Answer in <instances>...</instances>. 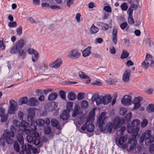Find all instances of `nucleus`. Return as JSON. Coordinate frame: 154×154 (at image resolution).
<instances>
[{
	"label": "nucleus",
	"mask_w": 154,
	"mask_h": 154,
	"mask_svg": "<svg viewBox=\"0 0 154 154\" xmlns=\"http://www.w3.org/2000/svg\"><path fill=\"white\" fill-rule=\"evenodd\" d=\"M13 122L16 127L19 128L16 135L17 139L20 144H23L24 139L22 135L24 133H25L24 130L26 129L25 128L28 127L29 124L25 121H22L21 123L17 120H14Z\"/></svg>",
	"instance_id": "nucleus-1"
},
{
	"label": "nucleus",
	"mask_w": 154,
	"mask_h": 154,
	"mask_svg": "<svg viewBox=\"0 0 154 154\" xmlns=\"http://www.w3.org/2000/svg\"><path fill=\"white\" fill-rule=\"evenodd\" d=\"M125 120L124 119L120 118L118 117H116L113 121V124L111 122H108L105 127V128L102 131H105L106 132L110 133L111 132L112 128L114 129H117L118 128L120 127L124 123Z\"/></svg>",
	"instance_id": "nucleus-2"
},
{
	"label": "nucleus",
	"mask_w": 154,
	"mask_h": 154,
	"mask_svg": "<svg viewBox=\"0 0 154 154\" xmlns=\"http://www.w3.org/2000/svg\"><path fill=\"white\" fill-rule=\"evenodd\" d=\"M111 97L109 94H107L104 97L102 96H99L98 93L94 94L92 99L94 100L97 106L101 104L106 105L109 103L111 101Z\"/></svg>",
	"instance_id": "nucleus-3"
},
{
	"label": "nucleus",
	"mask_w": 154,
	"mask_h": 154,
	"mask_svg": "<svg viewBox=\"0 0 154 154\" xmlns=\"http://www.w3.org/2000/svg\"><path fill=\"white\" fill-rule=\"evenodd\" d=\"M152 131L150 130H146L140 137L139 142L142 143L145 140L146 144H150L154 142V136L151 134Z\"/></svg>",
	"instance_id": "nucleus-4"
},
{
	"label": "nucleus",
	"mask_w": 154,
	"mask_h": 154,
	"mask_svg": "<svg viewBox=\"0 0 154 154\" xmlns=\"http://www.w3.org/2000/svg\"><path fill=\"white\" fill-rule=\"evenodd\" d=\"M11 132H9L8 130H5L4 131V136L7 135L6 138V142L8 144H18L16 141H14L13 139L11 138H14L15 136L14 133L16 132V129L13 126H11L10 127Z\"/></svg>",
	"instance_id": "nucleus-5"
},
{
	"label": "nucleus",
	"mask_w": 154,
	"mask_h": 154,
	"mask_svg": "<svg viewBox=\"0 0 154 154\" xmlns=\"http://www.w3.org/2000/svg\"><path fill=\"white\" fill-rule=\"evenodd\" d=\"M50 123V120L49 119H46V120L42 119H38L35 121H32L31 122L30 128L33 129V132L35 137H37L38 136V133L36 132V127L37 125L42 127L45 124L48 125Z\"/></svg>",
	"instance_id": "nucleus-6"
},
{
	"label": "nucleus",
	"mask_w": 154,
	"mask_h": 154,
	"mask_svg": "<svg viewBox=\"0 0 154 154\" xmlns=\"http://www.w3.org/2000/svg\"><path fill=\"white\" fill-rule=\"evenodd\" d=\"M30 130L26 129L24 130V132L26 134L29 135L27 136L26 139L27 141L29 143L32 142L34 144H39L40 141L39 140V134L38 137H35L33 132V129L30 128Z\"/></svg>",
	"instance_id": "nucleus-7"
},
{
	"label": "nucleus",
	"mask_w": 154,
	"mask_h": 154,
	"mask_svg": "<svg viewBox=\"0 0 154 154\" xmlns=\"http://www.w3.org/2000/svg\"><path fill=\"white\" fill-rule=\"evenodd\" d=\"M153 59V58L151 55L147 54L146 56L145 60L141 63L142 66L146 69L149 67L150 63L151 67L154 68V61Z\"/></svg>",
	"instance_id": "nucleus-8"
},
{
	"label": "nucleus",
	"mask_w": 154,
	"mask_h": 154,
	"mask_svg": "<svg viewBox=\"0 0 154 154\" xmlns=\"http://www.w3.org/2000/svg\"><path fill=\"white\" fill-rule=\"evenodd\" d=\"M106 112H101L98 118L96 125L100 130H103V125L105 120L107 118V117L106 116Z\"/></svg>",
	"instance_id": "nucleus-9"
},
{
	"label": "nucleus",
	"mask_w": 154,
	"mask_h": 154,
	"mask_svg": "<svg viewBox=\"0 0 154 154\" xmlns=\"http://www.w3.org/2000/svg\"><path fill=\"white\" fill-rule=\"evenodd\" d=\"M140 128L136 127L134 128L133 131V134L128 139V143L131 144H137V141L136 140V137L139 131Z\"/></svg>",
	"instance_id": "nucleus-10"
},
{
	"label": "nucleus",
	"mask_w": 154,
	"mask_h": 154,
	"mask_svg": "<svg viewBox=\"0 0 154 154\" xmlns=\"http://www.w3.org/2000/svg\"><path fill=\"white\" fill-rule=\"evenodd\" d=\"M81 56V53L79 50L76 49H73L68 53L67 57L70 59H77Z\"/></svg>",
	"instance_id": "nucleus-11"
},
{
	"label": "nucleus",
	"mask_w": 154,
	"mask_h": 154,
	"mask_svg": "<svg viewBox=\"0 0 154 154\" xmlns=\"http://www.w3.org/2000/svg\"><path fill=\"white\" fill-rule=\"evenodd\" d=\"M10 106L9 107L8 112L10 114H14L15 112L18 109L17 103L13 100H11L9 102Z\"/></svg>",
	"instance_id": "nucleus-12"
},
{
	"label": "nucleus",
	"mask_w": 154,
	"mask_h": 154,
	"mask_svg": "<svg viewBox=\"0 0 154 154\" xmlns=\"http://www.w3.org/2000/svg\"><path fill=\"white\" fill-rule=\"evenodd\" d=\"M121 103L124 105L129 106L132 104V97L129 95H126L124 96L121 100Z\"/></svg>",
	"instance_id": "nucleus-13"
},
{
	"label": "nucleus",
	"mask_w": 154,
	"mask_h": 154,
	"mask_svg": "<svg viewBox=\"0 0 154 154\" xmlns=\"http://www.w3.org/2000/svg\"><path fill=\"white\" fill-rule=\"evenodd\" d=\"M143 100V98L141 97H135L133 101V103L134 105L133 108V110H137L140 108L141 106V102Z\"/></svg>",
	"instance_id": "nucleus-14"
},
{
	"label": "nucleus",
	"mask_w": 154,
	"mask_h": 154,
	"mask_svg": "<svg viewBox=\"0 0 154 154\" xmlns=\"http://www.w3.org/2000/svg\"><path fill=\"white\" fill-rule=\"evenodd\" d=\"M27 52L30 54H34V56L32 57V61L34 62L37 61L39 58L38 52L33 48H29L27 50Z\"/></svg>",
	"instance_id": "nucleus-15"
},
{
	"label": "nucleus",
	"mask_w": 154,
	"mask_h": 154,
	"mask_svg": "<svg viewBox=\"0 0 154 154\" xmlns=\"http://www.w3.org/2000/svg\"><path fill=\"white\" fill-rule=\"evenodd\" d=\"M63 61L61 59L59 58L54 62L49 64V66L52 68L57 69L62 64Z\"/></svg>",
	"instance_id": "nucleus-16"
},
{
	"label": "nucleus",
	"mask_w": 154,
	"mask_h": 154,
	"mask_svg": "<svg viewBox=\"0 0 154 154\" xmlns=\"http://www.w3.org/2000/svg\"><path fill=\"white\" fill-rule=\"evenodd\" d=\"M49 64L47 62H44L38 66V68L43 71H45L48 70Z\"/></svg>",
	"instance_id": "nucleus-17"
},
{
	"label": "nucleus",
	"mask_w": 154,
	"mask_h": 154,
	"mask_svg": "<svg viewBox=\"0 0 154 154\" xmlns=\"http://www.w3.org/2000/svg\"><path fill=\"white\" fill-rule=\"evenodd\" d=\"M38 101L35 97H32L28 100V105L30 106H35L38 105Z\"/></svg>",
	"instance_id": "nucleus-18"
},
{
	"label": "nucleus",
	"mask_w": 154,
	"mask_h": 154,
	"mask_svg": "<svg viewBox=\"0 0 154 154\" xmlns=\"http://www.w3.org/2000/svg\"><path fill=\"white\" fill-rule=\"evenodd\" d=\"M22 145V149L24 150L26 154H31L32 151V145Z\"/></svg>",
	"instance_id": "nucleus-19"
},
{
	"label": "nucleus",
	"mask_w": 154,
	"mask_h": 154,
	"mask_svg": "<svg viewBox=\"0 0 154 154\" xmlns=\"http://www.w3.org/2000/svg\"><path fill=\"white\" fill-rule=\"evenodd\" d=\"M130 73L131 71L129 70H126L124 72L122 77V79L125 82H127L129 81Z\"/></svg>",
	"instance_id": "nucleus-20"
},
{
	"label": "nucleus",
	"mask_w": 154,
	"mask_h": 154,
	"mask_svg": "<svg viewBox=\"0 0 154 154\" xmlns=\"http://www.w3.org/2000/svg\"><path fill=\"white\" fill-rule=\"evenodd\" d=\"M49 106L48 110L50 111H52L56 110V112H57L59 109L58 108L57 105L55 103V102H53L48 105Z\"/></svg>",
	"instance_id": "nucleus-21"
},
{
	"label": "nucleus",
	"mask_w": 154,
	"mask_h": 154,
	"mask_svg": "<svg viewBox=\"0 0 154 154\" xmlns=\"http://www.w3.org/2000/svg\"><path fill=\"white\" fill-rule=\"evenodd\" d=\"M91 47L89 46L83 50L82 52V56L84 57H86L89 56L91 54Z\"/></svg>",
	"instance_id": "nucleus-22"
},
{
	"label": "nucleus",
	"mask_w": 154,
	"mask_h": 154,
	"mask_svg": "<svg viewBox=\"0 0 154 154\" xmlns=\"http://www.w3.org/2000/svg\"><path fill=\"white\" fill-rule=\"evenodd\" d=\"M80 108L78 105L76 104L74 107V110L72 113V116L74 117L79 114L80 113ZM82 112L81 113H82Z\"/></svg>",
	"instance_id": "nucleus-23"
},
{
	"label": "nucleus",
	"mask_w": 154,
	"mask_h": 154,
	"mask_svg": "<svg viewBox=\"0 0 154 154\" xmlns=\"http://www.w3.org/2000/svg\"><path fill=\"white\" fill-rule=\"evenodd\" d=\"M69 112L65 110L63 111L60 117V118L63 120H66L69 118Z\"/></svg>",
	"instance_id": "nucleus-24"
},
{
	"label": "nucleus",
	"mask_w": 154,
	"mask_h": 154,
	"mask_svg": "<svg viewBox=\"0 0 154 154\" xmlns=\"http://www.w3.org/2000/svg\"><path fill=\"white\" fill-rule=\"evenodd\" d=\"M117 30L116 28L114 27L112 32V40L114 43L116 44L117 42Z\"/></svg>",
	"instance_id": "nucleus-25"
},
{
	"label": "nucleus",
	"mask_w": 154,
	"mask_h": 154,
	"mask_svg": "<svg viewBox=\"0 0 154 154\" xmlns=\"http://www.w3.org/2000/svg\"><path fill=\"white\" fill-rule=\"evenodd\" d=\"M51 124L52 125L58 129H61V126L59 124V121L57 119H53L51 120Z\"/></svg>",
	"instance_id": "nucleus-26"
},
{
	"label": "nucleus",
	"mask_w": 154,
	"mask_h": 154,
	"mask_svg": "<svg viewBox=\"0 0 154 154\" xmlns=\"http://www.w3.org/2000/svg\"><path fill=\"white\" fill-rule=\"evenodd\" d=\"M28 99L27 97H23L21 98L19 100V105L21 106L23 104H26L27 103H28Z\"/></svg>",
	"instance_id": "nucleus-27"
},
{
	"label": "nucleus",
	"mask_w": 154,
	"mask_h": 154,
	"mask_svg": "<svg viewBox=\"0 0 154 154\" xmlns=\"http://www.w3.org/2000/svg\"><path fill=\"white\" fill-rule=\"evenodd\" d=\"M99 30L98 27L96 26L94 24H93L90 28L89 31L91 34H96L98 32Z\"/></svg>",
	"instance_id": "nucleus-28"
},
{
	"label": "nucleus",
	"mask_w": 154,
	"mask_h": 154,
	"mask_svg": "<svg viewBox=\"0 0 154 154\" xmlns=\"http://www.w3.org/2000/svg\"><path fill=\"white\" fill-rule=\"evenodd\" d=\"M38 145V146L36 148L33 147L32 145V151L33 154H38L40 152V148L42 146V145Z\"/></svg>",
	"instance_id": "nucleus-29"
},
{
	"label": "nucleus",
	"mask_w": 154,
	"mask_h": 154,
	"mask_svg": "<svg viewBox=\"0 0 154 154\" xmlns=\"http://www.w3.org/2000/svg\"><path fill=\"white\" fill-rule=\"evenodd\" d=\"M128 136L126 135L124 136L120 137L118 140L119 144H123L128 138Z\"/></svg>",
	"instance_id": "nucleus-30"
},
{
	"label": "nucleus",
	"mask_w": 154,
	"mask_h": 154,
	"mask_svg": "<svg viewBox=\"0 0 154 154\" xmlns=\"http://www.w3.org/2000/svg\"><path fill=\"white\" fill-rule=\"evenodd\" d=\"M97 25L101 26L102 29L103 30H107L109 28V26L107 24L100 22L98 23Z\"/></svg>",
	"instance_id": "nucleus-31"
},
{
	"label": "nucleus",
	"mask_w": 154,
	"mask_h": 154,
	"mask_svg": "<svg viewBox=\"0 0 154 154\" xmlns=\"http://www.w3.org/2000/svg\"><path fill=\"white\" fill-rule=\"evenodd\" d=\"M24 44V41L23 40L21 39L19 40L17 42L15 45L17 48L19 50L21 49L23 47Z\"/></svg>",
	"instance_id": "nucleus-32"
},
{
	"label": "nucleus",
	"mask_w": 154,
	"mask_h": 154,
	"mask_svg": "<svg viewBox=\"0 0 154 154\" xmlns=\"http://www.w3.org/2000/svg\"><path fill=\"white\" fill-rule=\"evenodd\" d=\"M67 97L69 100H73L76 98V96L74 92H71L68 93Z\"/></svg>",
	"instance_id": "nucleus-33"
},
{
	"label": "nucleus",
	"mask_w": 154,
	"mask_h": 154,
	"mask_svg": "<svg viewBox=\"0 0 154 154\" xmlns=\"http://www.w3.org/2000/svg\"><path fill=\"white\" fill-rule=\"evenodd\" d=\"M57 94L56 93H52L49 95L48 99L50 101L54 100L57 98Z\"/></svg>",
	"instance_id": "nucleus-34"
},
{
	"label": "nucleus",
	"mask_w": 154,
	"mask_h": 154,
	"mask_svg": "<svg viewBox=\"0 0 154 154\" xmlns=\"http://www.w3.org/2000/svg\"><path fill=\"white\" fill-rule=\"evenodd\" d=\"M146 111L149 113L154 112V104H149L146 108Z\"/></svg>",
	"instance_id": "nucleus-35"
},
{
	"label": "nucleus",
	"mask_w": 154,
	"mask_h": 154,
	"mask_svg": "<svg viewBox=\"0 0 154 154\" xmlns=\"http://www.w3.org/2000/svg\"><path fill=\"white\" fill-rule=\"evenodd\" d=\"M35 110L38 111H39L38 109H35L33 108H31L29 109L28 112V114L31 116H34L35 115Z\"/></svg>",
	"instance_id": "nucleus-36"
},
{
	"label": "nucleus",
	"mask_w": 154,
	"mask_h": 154,
	"mask_svg": "<svg viewBox=\"0 0 154 154\" xmlns=\"http://www.w3.org/2000/svg\"><path fill=\"white\" fill-rule=\"evenodd\" d=\"M140 123V121L138 119H135L133 120L131 123V125L134 127H138Z\"/></svg>",
	"instance_id": "nucleus-37"
},
{
	"label": "nucleus",
	"mask_w": 154,
	"mask_h": 154,
	"mask_svg": "<svg viewBox=\"0 0 154 154\" xmlns=\"http://www.w3.org/2000/svg\"><path fill=\"white\" fill-rule=\"evenodd\" d=\"M78 75L79 77L81 79H90V77L89 76L85 74L84 72L81 71L79 72Z\"/></svg>",
	"instance_id": "nucleus-38"
},
{
	"label": "nucleus",
	"mask_w": 154,
	"mask_h": 154,
	"mask_svg": "<svg viewBox=\"0 0 154 154\" xmlns=\"http://www.w3.org/2000/svg\"><path fill=\"white\" fill-rule=\"evenodd\" d=\"M94 109H93L90 112L88 117L86 119V121L88 122L91 119L93 118L95 115Z\"/></svg>",
	"instance_id": "nucleus-39"
},
{
	"label": "nucleus",
	"mask_w": 154,
	"mask_h": 154,
	"mask_svg": "<svg viewBox=\"0 0 154 154\" xmlns=\"http://www.w3.org/2000/svg\"><path fill=\"white\" fill-rule=\"evenodd\" d=\"M129 55V53L126 50H124L122 51L121 56V58L124 59L127 58Z\"/></svg>",
	"instance_id": "nucleus-40"
},
{
	"label": "nucleus",
	"mask_w": 154,
	"mask_h": 154,
	"mask_svg": "<svg viewBox=\"0 0 154 154\" xmlns=\"http://www.w3.org/2000/svg\"><path fill=\"white\" fill-rule=\"evenodd\" d=\"M148 123V120L146 118L144 119L141 123V127L143 128H145L147 126Z\"/></svg>",
	"instance_id": "nucleus-41"
},
{
	"label": "nucleus",
	"mask_w": 154,
	"mask_h": 154,
	"mask_svg": "<svg viewBox=\"0 0 154 154\" xmlns=\"http://www.w3.org/2000/svg\"><path fill=\"white\" fill-rule=\"evenodd\" d=\"M126 130V128L125 126H122L121 129L117 132L119 135L121 136L124 134V132Z\"/></svg>",
	"instance_id": "nucleus-42"
},
{
	"label": "nucleus",
	"mask_w": 154,
	"mask_h": 154,
	"mask_svg": "<svg viewBox=\"0 0 154 154\" xmlns=\"http://www.w3.org/2000/svg\"><path fill=\"white\" fill-rule=\"evenodd\" d=\"M73 106V103L69 102H68L66 106V109L67 110H66L68 112H69L72 109Z\"/></svg>",
	"instance_id": "nucleus-43"
},
{
	"label": "nucleus",
	"mask_w": 154,
	"mask_h": 154,
	"mask_svg": "<svg viewBox=\"0 0 154 154\" xmlns=\"http://www.w3.org/2000/svg\"><path fill=\"white\" fill-rule=\"evenodd\" d=\"M94 126L92 124H89L87 128V131L90 132H92L94 131Z\"/></svg>",
	"instance_id": "nucleus-44"
},
{
	"label": "nucleus",
	"mask_w": 154,
	"mask_h": 154,
	"mask_svg": "<svg viewBox=\"0 0 154 154\" xmlns=\"http://www.w3.org/2000/svg\"><path fill=\"white\" fill-rule=\"evenodd\" d=\"M18 53H19V55L22 57L23 58L24 57L26 54V51L24 49L21 50V49L19 50Z\"/></svg>",
	"instance_id": "nucleus-45"
},
{
	"label": "nucleus",
	"mask_w": 154,
	"mask_h": 154,
	"mask_svg": "<svg viewBox=\"0 0 154 154\" xmlns=\"http://www.w3.org/2000/svg\"><path fill=\"white\" fill-rule=\"evenodd\" d=\"M19 50V49L17 48V46L15 45L13 48H11L10 50V52L11 54H15L17 53H18V51Z\"/></svg>",
	"instance_id": "nucleus-46"
},
{
	"label": "nucleus",
	"mask_w": 154,
	"mask_h": 154,
	"mask_svg": "<svg viewBox=\"0 0 154 154\" xmlns=\"http://www.w3.org/2000/svg\"><path fill=\"white\" fill-rule=\"evenodd\" d=\"M81 106L83 108H86L88 106V103L86 100H83L81 102Z\"/></svg>",
	"instance_id": "nucleus-47"
},
{
	"label": "nucleus",
	"mask_w": 154,
	"mask_h": 154,
	"mask_svg": "<svg viewBox=\"0 0 154 154\" xmlns=\"http://www.w3.org/2000/svg\"><path fill=\"white\" fill-rule=\"evenodd\" d=\"M134 127L132 126H131L130 125H128L127 126V130L128 133L130 134L132 133L134 129Z\"/></svg>",
	"instance_id": "nucleus-48"
},
{
	"label": "nucleus",
	"mask_w": 154,
	"mask_h": 154,
	"mask_svg": "<svg viewBox=\"0 0 154 154\" xmlns=\"http://www.w3.org/2000/svg\"><path fill=\"white\" fill-rule=\"evenodd\" d=\"M106 82L110 84H115L117 82V80L116 79L110 78L106 81Z\"/></svg>",
	"instance_id": "nucleus-49"
},
{
	"label": "nucleus",
	"mask_w": 154,
	"mask_h": 154,
	"mask_svg": "<svg viewBox=\"0 0 154 154\" xmlns=\"http://www.w3.org/2000/svg\"><path fill=\"white\" fill-rule=\"evenodd\" d=\"M91 84L93 85L100 86L102 85V83L98 80H95L91 82Z\"/></svg>",
	"instance_id": "nucleus-50"
},
{
	"label": "nucleus",
	"mask_w": 154,
	"mask_h": 154,
	"mask_svg": "<svg viewBox=\"0 0 154 154\" xmlns=\"http://www.w3.org/2000/svg\"><path fill=\"white\" fill-rule=\"evenodd\" d=\"M133 8V7L131 5L129 8L128 11V16H130L131 17L133 16V10L132 9Z\"/></svg>",
	"instance_id": "nucleus-51"
},
{
	"label": "nucleus",
	"mask_w": 154,
	"mask_h": 154,
	"mask_svg": "<svg viewBox=\"0 0 154 154\" xmlns=\"http://www.w3.org/2000/svg\"><path fill=\"white\" fill-rule=\"evenodd\" d=\"M127 111V110L125 108L122 107L120 109L119 113L121 115H123L126 113Z\"/></svg>",
	"instance_id": "nucleus-52"
},
{
	"label": "nucleus",
	"mask_w": 154,
	"mask_h": 154,
	"mask_svg": "<svg viewBox=\"0 0 154 154\" xmlns=\"http://www.w3.org/2000/svg\"><path fill=\"white\" fill-rule=\"evenodd\" d=\"M7 137V135L5 134V136H4L3 135V137L4 138H2L0 139V144H5V140H6V142L7 143L6 140V138Z\"/></svg>",
	"instance_id": "nucleus-53"
},
{
	"label": "nucleus",
	"mask_w": 154,
	"mask_h": 154,
	"mask_svg": "<svg viewBox=\"0 0 154 154\" xmlns=\"http://www.w3.org/2000/svg\"><path fill=\"white\" fill-rule=\"evenodd\" d=\"M121 8L123 11H125L127 9L128 6L126 3H124L121 5Z\"/></svg>",
	"instance_id": "nucleus-54"
},
{
	"label": "nucleus",
	"mask_w": 154,
	"mask_h": 154,
	"mask_svg": "<svg viewBox=\"0 0 154 154\" xmlns=\"http://www.w3.org/2000/svg\"><path fill=\"white\" fill-rule=\"evenodd\" d=\"M22 28L21 26L18 27L16 30L17 34L19 35H20L22 33Z\"/></svg>",
	"instance_id": "nucleus-55"
},
{
	"label": "nucleus",
	"mask_w": 154,
	"mask_h": 154,
	"mask_svg": "<svg viewBox=\"0 0 154 154\" xmlns=\"http://www.w3.org/2000/svg\"><path fill=\"white\" fill-rule=\"evenodd\" d=\"M85 94L84 93H79L77 96V99L79 100L83 99L84 98Z\"/></svg>",
	"instance_id": "nucleus-56"
},
{
	"label": "nucleus",
	"mask_w": 154,
	"mask_h": 154,
	"mask_svg": "<svg viewBox=\"0 0 154 154\" xmlns=\"http://www.w3.org/2000/svg\"><path fill=\"white\" fill-rule=\"evenodd\" d=\"M74 0H66V2L67 6L69 7H70V6L74 4Z\"/></svg>",
	"instance_id": "nucleus-57"
},
{
	"label": "nucleus",
	"mask_w": 154,
	"mask_h": 154,
	"mask_svg": "<svg viewBox=\"0 0 154 154\" xmlns=\"http://www.w3.org/2000/svg\"><path fill=\"white\" fill-rule=\"evenodd\" d=\"M1 117V121L2 122H5L7 119L8 115H4L2 116H0Z\"/></svg>",
	"instance_id": "nucleus-58"
},
{
	"label": "nucleus",
	"mask_w": 154,
	"mask_h": 154,
	"mask_svg": "<svg viewBox=\"0 0 154 154\" xmlns=\"http://www.w3.org/2000/svg\"><path fill=\"white\" fill-rule=\"evenodd\" d=\"M103 9L105 11L108 13L111 12L112 11L111 8L109 6H104Z\"/></svg>",
	"instance_id": "nucleus-59"
},
{
	"label": "nucleus",
	"mask_w": 154,
	"mask_h": 154,
	"mask_svg": "<svg viewBox=\"0 0 154 154\" xmlns=\"http://www.w3.org/2000/svg\"><path fill=\"white\" fill-rule=\"evenodd\" d=\"M153 91V90L152 88H148L145 91V92L149 94H152Z\"/></svg>",
	"instance_id": "nucleus-60"
},
{
	"label": "nucleus",
	"mask_w": 154,
	"mask_h": 154,
	"mask_svg": "<svg viewBox=\"0 0 154 154\" xmlns=\"http://www.w3.org/2000/svg\"><path fill=\"white\" fill-rule=\"evenodd\" d=\"M59 94L61 98L63 100L65 99V92L63 91H60L59 92Z\"/></svg>",
	"instance_id": "nucleus-61"
},
{
	"label": "nucleus",
	"mask_w": 154,
	"mask_h": 154,
	"mask_svg": "<svg viewBox=\"0 0 154 154\" xmlns=\"http://www.w3.org/2000/svg\"><path fill=\"white\" fill-rule=\"evenodd\" d=\"M128 21L129 23L130 24H133L134 23V20L133 18V16H128Z\"/></svg>",
	"instance_id": "nucleus-62"
},
{
	"label": "nucleus",
	"mask_w": 154,
	"mask_h": 154,
	"mask_svg": "<svg viewBox=\"0 0 154 154\" xmlns=\"http://www.w3.org/2000/svg\"><path fill=\"white\" fill-rule=\"evenodd\" d=\"M126 119L127 121L130 120L132 118V113L130 112L128 113L126 116Z\"/></svg>",
	"instance_id": "nucleus-63"
},
{
	"label": "nucleus",
	"mask_w": 154,
	"mask_h": 154,
	"mask_svg": "<svg viewBox=\"0 0 154 154\" xmlns=\"http://www.w3.org/2000/svg\"><path fill=\"white\" fill-rule=\"evenodd\" d=\"M149 151L152 154H154V145H150L149 147Z\"/></svg>",
	"instance_id": "nucleus-64"
}]
</instances>
